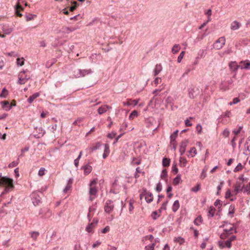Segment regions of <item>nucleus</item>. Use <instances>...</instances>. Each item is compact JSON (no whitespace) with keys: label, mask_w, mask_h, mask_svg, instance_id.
<instances>
[{"label":"nucleus","mask_w":250,"mask_h":250,"mask_svg":"<svg viewBox=\"0 0 250 250\" xmlns=\"http://www.w3.org/2000/svg\"><path fill=\"white\" fill-rule=\"evenodd\" d=\"M2 185H6L7 187L5 188L4 190L1 193L0 197L7 193L10 189H13L14 188L13 179L7 177H3L0 180V186Z\"/></svg>","instance_id":"1"},{"label":"nucleus","mask_w":250,"mask_h":250,"mask_svg":"<svg viewBox=\"0 0 250 250\" xmlns=\"http://www.w3.org/2000/svg\"><path fill=\"white\" fill-rule=\"evenodd\" d=\"M92 73L93 71L91 69H76L73 71V75L76 78L83 77L85 76L90 75Z\"/></svg>","instance_id":"2"},{"label":"nucleus","mask_w":250,"mask_h":250,"mask_svg":"<svg viewBox=\"0 0 250 250\" xmlns=\"http://www.w3.org/2000/svg\"><path fill=\"white\" fill-rule=\"evenodd\" d=\"M97 183V179H95L92 180L90 184H89V194L90 195L89 200L90 201H92L94 198V197H92V196H95L97 192V189L96 187V185Z\"/></svg>","instance_id":"3"},{"label":"nucleus","mask_w":250,"mask_h":250,"mask_svg":"<svg viewBox=\"0 0 250 250\" xmlns=\"http://www.w3.org/2000/svg\"><path fill=\"white\" fill-rule=\"evenodd\" d=\"M41 192H34L31 194L32 203L34 206L39 205L41 203V197L40 194H42Z\"/></svg>","instance_id":"4"},{"label":"nucleus","mask_w":250,"mask_h":250,"mask_svg":"<svg viewBox=\"0 0 250 250\" xmlns=\"http://www.w3.org/2000/svg\"><path fill=\"white\" fill-rule=\"evenodd\" d=\"M188 96L191 99H194L199 93V89L194 86H190L188 89Z\"/></svg>","instance_id":"5"},{"label":"nucleus","mask_w":250,"mask_h":250,"mask_svg":"<svg viewBox=\"0 0 250 250\" xmlns=\"http://www.w3.org/2000/svg\"><path fill=\"white\" fill-rule=\"evenodd\" d=\"M226 42V39L225 37H221L219 38L217 40L215 41L214 43L213 47L216 49H220L225 45Z\"/></svg>","instance_id":"6"},{"label":"nucleus","mask_w":250,"mask_h":250,"mask_svg":"<svg viewBox=\"0 0 250 250\" xmlns=\"http://www.w3.org/2000/svg\"><path fill=\"white\" fill-rule=\"evenodd\" d=\"M114 206L113 201L110 200H107L104 205V211L107 213H110L113 209Z\"/></svg>","instance_id":"7"},{"label":"nucleus","mask_w":250,"mask_h":250,"mask_svg":"<svg viewBox=\"0 0 250 250\" xmlns=\"http://www.w3.org/2000/svg\"><path fill=\"white\" fill-rule=\"evenodd\" d=\"M79 28V26L78 25L75 26H72V27H66V26H63L62 28L61 31L64 34H69L71 32H73L76 30L78 29Z\"/></svg>","instance_id":"8"},{"label":"nucleus","mask_w":250,"mask_h":250,"mask_svg":"<svg viewBox=\"0 0 250 250\" xmlns=\"http://www.w3.org/2000/svg\"><path fill=\"white\" fill-rule=\"evenodd\" d=\"M25 71L23 70L21 72L20 74H19V77L18 81V83L20 84H24L29 79L30 77L27 76V75H25L24 77H23L21 75V73H25Z\"/></svg>","instance_id":"9"},{"label":"nucleus","mask_w":250,"mask_h":250,"mask_svg":"<svg viewBox=\"0 0 250 250\" xmlns=\"http://www.w3.org/2000/svg\"><path fill=\"white\" fill-rule=\"evenodd\" d=\"M229 67L231 72L236 73L238 68L239 64L235 61H231L229 63Z\"/></svg>","instance_id":"10"},{"label":"nucleus","mask_w":250,"mask_h":250,"mask_svg":"<svg viewBox=\"0 0 250 250\" xmlns=\"http://www.w3.org/2000/svg\"><path fill=\"white\" fill-rule=\"evenodd\" d=\"M239 68L241 69H248L250 68V62L247 60L241 61L239 64Z\"/></svg>","instance_id":"11"},{"label":"nucleus","mask_w":250,"mask_h":250,"mask_svg":"<svg viewBox=\"0 0 250 250\" xmlns=\"http://www.w3.org/2000/svg\"><path fill=\"white\" fill-rule=\"evenodd\" d=\"M188 143V142L187 140H185L181 142L179 148V152L181 155H183L185 152Z\"/></svg>","instance_id":"12"},{"label":"nucleus","mask_w":250,"mask_h":250,"mask_svg":"<svg viewBox=\"0 0 250 250\" xmlns=\"http://www.w3.org/2000/svg\"><path fill=\"white\" fill-rule=\"evenodd\" d=\"M218 246L221 249H223L226 247L230 248L231 246V244L230 243V241L228 240L226 241H218Z\"/></svg>","instance_id":"13"},{"label":"nucleus","mask_w":250,"mask_h":250,"mask_svg":"<svg viewBox=\"0 0 250 250\" xmlns=\"http://www.w3.org/2000/svg\"><path fill=\"white\" fill-rule=\"evenodd\" d=\"M145 195V200L146 202L148 203H150L152 202L153 200V196L152 193L149 192H147L146 189L144 190Z\"/></svg>","instance_id":"14"},{"label":"nucleus","mask_w":250,"mask_h":250,"mask_svg":"<svg viewBox=\"0 0 250 250\" xmlns=\"http://www.w3.org/2000/svg\"><path fill=\"white\" fill-rule=\"evenodd\" d=\"M241 26V23L236 21H233L230 26V29L232 30H236L239 28Z\"/></svg>","instance_id":"15"},{"label":"nucleus","mask_w":250,"mask_h":250,"mask_svg":"<svg viewBox=\"0 0 250 250\" xmlns=\"http://www.w3.org/2000/svg\"><path fill=\"white\" fill-rule=\"evenodd\" d=\"M162 66L161 64H157L153 71L154 76H157L162 70Z\"/></svg>","instance_id":"16"},{"label":"nucleus","mask_w":250,"mask_h":250,"mask_svg":"<svg viewBox=\"0 0 250 250\" xmlns=\"http://www.w3.org/2000/svg\"><path fill=\"white\" fill-rule=\"evenodd\" d=\"M110 153V150L109 146L108 144H105L104 145V152L103 154V158L104 159H105L109 155Z\"/></svg>","instance_id":"17"},{"label":"nucleus","mask_w":250,"mask_h":250,"mask_svg":"<svg viewBox=\"0 0 250 250\" xmlns=\"http://www.w3.org/2000/svg\"><path fill=\"white\" fill-rule=\"evenodd\" d=\"M82 168L84 170V173L85 175L89 174L92 170V167L89 164H87L82 167Z\"/></svg>","instance_id":"18"},{"label":"nucleus","mask_w":250,"mask_h":250,"mask_svg":"<svg viewBox=\"0 0 250 250\" xmlns=\"http://www.w3.org/2000/svg\"><path fill=\"white\" fill-rule=\"evenodd\" d=\"M0 104L2 105L3 108H5L7 107V108L5 109L7 111L9 110L12 108V105H10L8 101H2L0 102Z\"/></svg>","instance_id":"19"},{"label":"nucleus","mask_w":250,"mask_h":250,"mask_svg":"<svg viewBox=\"0 0 250 250\" xmlns=\"http://www.w3.org/2000/svg\"><path fill=\"white\" fill-rule=\"evenodd\" d=\"M101 146L102 144L100 142H97L92 146L90 147L89 149L90 150V151L92 152L93 151L100 149Z\"/></svg>","instance_id":"20"},{"label":"nucleus","mask_w":250,"mask_h":250,"mask_svg":"<svg viewBox=\"0 0 250 250\" xmlns=\"http://www.w3.org/2000/svg\"><path fill=\"white\" fill-rule=\"evenodd\" d=\"M39 95H40V94L38 92L34 93L32 96H31L28 99V100H27L29 104H31L36 98H37V97H38L39 96Z\"/></svg>","instance_id":"21"},{"label":"nucleus","mask_w":250,"mask_h":250,"mask_svg":"<svg viewBox=\"0 0 250 250\" xmlns=\"http://www.w3.org/2000/svg\"><path fill=\"white\" fill-rule=\"evenodd\" d=\"M22 7L20 5L19 3L17 4L15 7V10H16V14L17 16L21 17L22 16V14L19 12V10H23Z\"/></svg>","instance_id":"22"},{"label":"nucleus","mask_w":250,"mask_h":250,"mask_svg":"<svg viewBox=\"0 0 250 250\" xmlns=\"http://www.w3.org/2000/svg\"><path fill=\"white\" fill-rule=\"evenodd\" d=\"M180 208V204L178 200H176L172 206V211L174 212H176Z\"/></svg>","instance_id":"23"},{"label":"nucleus","mask_w":250,"mask_h":250,"mask_svg":"<svg viewBox=\"0 0 250 250\" xmlns=\"http://www.w3.org/2000/svg\"><path fill=\"white\" fill-rule=\"evenodd\" d=\"M235 206L233 205H231L229 206V209L228 215L230 216L231 217H232L233 216V214L235 212Z\"/></svg>","instance_id":"24"},{"label":"nucleus","mask_w":250,"mask_h":250,"mask_svg":"<svg viewBox=\"0 0 250 250\" xmlns=\"http://www.w3.org/2000/svg\"><path fill=\"white\" fill-rule=\"evenodd\" d=\"M180 49H181L180 45L179 44H176L173 46L172 50H171V52L173 54H176V53H178Z\"/></svg>","instance_id":"25"},{"label":"nucleus","mask_w":250,"mask_h":250,"mask_svg":"<svg viewBox=\"0 0 250 250\" xmlns=\"http://www.w3.org/2000/svg\"><path fill=\"white\" fill-rule=\"evenodd\" d=\"M96 226H94L91 223L88 224V225L86 226L85 230L88 232L93 233L94 230L93 229Z\"/></svg>","instance_id":"26"},{"label":"nucleus","mask_w":250,"mask_h":250,"mask_svg":"<svg viewBox=\"0 0 250 250\" xmlns=\"http://www.w3.org/2000/svg\"><path fill=\"white\" fill-rule=\"evenodd\" d=\"M178 132V130H176L170 135V144H173L174 141H175Z\"/></svg>","instance_id":"27"},{"label":"nucleus","mask_w":250,"mask_h":250,"mask_svg":"<svg viewBox=\"0 0 250 250\" xmlns=\"http://www.w3.org/2000/svg\"><path fill=\"white\" fill-rule=\"evenodd\" d=\"M170 160L169 158H164L162 161V165L164 167H167L169 166Z\"/></svg>","instance_id":"28"},{"label":"nucleus","mask_w":250,"mask_h":250,"mask_svg":"<svg viewBox=\"0 0 250 250\" xmlns=\"http://www.w3.org/2000/svg\"><path fill=\"white\" fill-rule=\"evenodd\" d=\"M107 107L104 106V105L101 106L98 109V112L99 114L101 115L107 111Z\"/></svg>","instance_id":"29"},{"label":"nucleus","mask_w":250,"mask_h":250,"mask_svg":"<svg viewBox=\"0 0 250 250\" xmlns=\"http://www.w3.org/2000/svg\"><path fill=\"white\" fill-rule=\"evenodd\" d=\"M180 166L181 167H185L188 162L186 158L184 157H180L179 159Z\"/></svg>","instance_id":"30"},{"label":"nucleus","mask_w":250,"mask_h":250,"mask_svg":"<svg viewBox=\"0 0 250 250\" xmlns=\"http://www.w3.org/2000/svg\"><path fill=\"white\" fill-rule=\"evenodd\" d=\"M31 238L34 240H36L37 237L39 236L40 233L38 231H31L30 232Z\"/></svg>","instance_id":"31"},{"label":"nucleus","mask_w":250,"mask_h":250,"mask_svg":"<svg viewBox=\"0 0 250 250\" xmlns=\"http://www.w3.org/2000/svg\"><path fill=\"white\" fill-rule=\"evenodd\" d=\"M215 211V209L213 207H210L209 210L208 212V217H212L214 216V212Z\"/></svg>","instance_id":"32"},{"label":"nucleus","mask_w":250,"mask_h":250,"mask_svg":"<svg viewBox=\"0 0 250 250\" xmlns=\"http://www.w3.org/2000/svg\"><path fill=\"white\" fill-rule=\"evenodd\" d=\"M138 116V112L136 110H133L129 115V119L133 120Z\"/></svg>","instance_id":"33"},{"label":"nucleus","mask_w":250,"mask_h":250,"mask_svg":"<svg viewBox=\"0 0 250 250\" xmlns=\"http://www.w3.org/2000/svg\"><path fill=\"white\" fill-rule=\"evenodd\" d=\"M181 180V176L178 174L177 176L174 179L173 183L175 185H177L180 183Z\"/></svg>","instance_id":"34"},{"label":"nucleus","mask_w":250,"mask_h":250,"mask_svg":"<svg viewBox=\"0 0 250 250\" xmlns=\"http://www.w3.org/2000/svg\"><path fill=\"white\" fill-rule=\"evenodd\" d=\"M174 241L179 243L180 245H182L185 242V239L181 237H177L175 238Z\"/></svg>","instance_id":"35"},{"label":"nucleus","mask_w":250,"mask_h":250,"mask_svg":"<svg viewBox=\"0 0 250 250\" xmlns=\"http://www.w3.org/2000/svg\"><path fill=\"white\" fill-rule=\"evenodd\" d=\"M233 231H234V233H236L237 232L236 229H234L233 227L230 228L229 229H224V231L227 232L229 235L233 233L232 232Z\"/></svg>","instance_id":"36"},{"label":"nucleus","mask_w":250,"mask_h":250,"mask_svg":"<svg viewBox=\"0 0 250 250\" xmlns=\"http://www.w3.org/2000/svg\"><path fill=\"white\" fill-rule=\"evenodd\" d=\"M206 54V52L205 50L201 49L200 50L198 53L197 57H199V58H204Z\"/></svg>","instance_id":"37"},{"label":"nucleus","mask_w":250,"mask_h":250,"mask_svg":"<svg viewBox=\"0 0 250 250\" xmlns=\"http://www.w3.org/2000/svg\"><path fill=\"white\" fill-rule=\"evenodd\" d=\"M8 94V91L4 87L2 89L1 93L0 95L1 98H6Z\"/></svg>","instance_id":"38"},{"label":"nucleus","mask_w":250,"mask_h":250,"mask_svg":"<svg viewBox=\"0 0 250 250\" xmlns=\"http://www.w3.org/2000/svg\"><path fill=\"white\" fill-rule=\"evenodd\" d=\"M202 217L201 216H198L194 221V223L196 226H199L202 223Z\"/></svg>","instance_id":"39"},{"label":"nucleus","mask_w":250,"mask_h":250,"mask_svg":"<svg viewBox=\"0 0 250 250\" xmlns=\"http://www.w3.org/2000/svg\"><path fill=\"white\" fill-rule=\"evenodd\" d=\"M17 63L18 65L22 66L24 64V59L23 58H18L17 59Z\"/></svg>","instance_id":"40"},{"label":"nucleus","mask_w":250,"mask_h":250,"mask_svg":"<svg viewBox=\"0 0 250 250\" xmlns=\"http://www.w3.org/2000/svg\"><path fill=\"white\" fill-rule=\"evenodd\" d=\"M185 54V51H182L180 55H179V56L178 57V58H177V62H178L180 63L181 62L182 60L183 59L184 56V55Z\"/></svg>","instance_id":"41"},{"label":"nucleus","mask_w":250,"mask_h":250,"mask_svg":"<svg viewBox=\"0 0 250 250\" xmlns=\"http://www.w3.org/2000/svg\"><path fill=\"white\" fill-rule=\"evenodd\" d=\"M156 191L158 192H160L162 189V186L160 182H159L157 185L156 187Z\"/></svg>","instance_id":"42"},{"label":"nucleus","mask_w":250,"mask_h":250,"mask_svg":"<svg viewBox=\"0 0 250 250\" xmlns=\"http://www.w3.org/2000/svg\"><path fill=\"white\" fill-rule=\"evenodd\" d=\"M83 118H78L77 120L75 121L73 123V125H80V123L83 122Z\"/></svg>","instance_id":"43"},{"label":"nucleus","mask_w":250,"mask_h":250,"mask_svg":"<svg viewBox=\"0 0 250 250\" xmlns=\"http://www.w3.org/2000/svg\"><path fill=\"white\" fill-rule=\"evenodd\" d=\"M167 176V171L166 169L163 170L162 172V174L161 175V178L162 179H164L165 178H166Z\"/></svg>","instance_id":"44"},{"label":"nucleus","mask_w":250,"mask_h":250,"mask_svg":"<svg viewBox=\"0 0 250 250\" xmlns=\"http://www.w3.org/2000/svg\"><path fill=\"white\" fill-rule=\"evenodd\" d=\"M200 189V185L198 184L195 187L192 188H191V191L193 192H197L199 191Z\"/></svg>","instance_id":"45"},{"label":"nucleus","mask_w":250,"mask_h":250,"mask_svg":"<svg viewBox=\"0 0 250 250\" xmlns=\"http://www.w3.org/2000/svg\"><path fill=\"white\" fill-rule=\"evenodd\" d=\"M154 246L155 244L152 243V244L146 246L145 249L146 250H154Z\"/></svg>","instance_id":"46"},{"label":"nucleus","mask_w":250,"mask_h":250,"mask_svg":"<svg viewBox=\"0 0 250 250\" xmlns=\"http://www.w3.org/2000/svg\"><path fill=\"white\" fill-rule=\"evenodd\" d=\"M229 235V234L228 233H227V232L224 231L223 233H222L220 235V238L222 239H225L226 238H227Z\"/></svg>","instance_id":"47"},{"label":"nucleus","mask_w":250,"mask_h":250,"mask_svg":"<svg viewBox=\"0 0 250 250\" xmlns=\"http://www.w3.org/2000/svg\"><path fill=\"white\" fill-rule=\"evenodd\" d=\"M168 201H166V202H164L162 205V207H161L160 209H159L160 212L161 211L162 209L166 210L167 209V206L168 203Z\"/></svg>","instance_id":"48"},{"label":"nucleus","mask_w":250,"mask_h":250,"mask_svg":"<svg viewBox=\"0 0 250 250\" xmlns=\"http://www.w3.org/2000/svg\"><path fill=\"white\" fill-rule=\"evenodd\" d=\"M239 101H240V100H239V99L238 98H234L233 99V101L229 103V104L230 105H232L233 104H236L238 102H239Z\"/></svg>","instance_id":"49"},{"label":"nucleus","mask_w":250,"mask_h":250,"mask_svg":"<svg viewBox=\"0 0 250 250\" xmlns=\"http://www.w3.org/2000/svg\"><path fill=\"white\" fill-rule=\"evenodd\" d=\"M221 202H222L220 200L217 199L215 201L214 205L216 207H217L218 205H219V206L218 207V208H220L222 206Z\"/></svg>","instance_id":"50"},{"label":"nucleus","mask_w":250,"mask_h":250,"mask_svg":"<svg viewBox=\"0 0 250 250\" xmlns=\"http://www.w3.org/2000/svg\"><path fill=\"white\" fill-rule=\"evenodd\" d=\"M19 159L18 160V161L17 162H12V163H10L8 165V167H15L16 166H17V165L19 163Z\"/></svg>","instance_id":"51"},{"label":"nucleus","mask_w":250,"mask_h":250,"mask_svg":"<svg viewBox=\"0 0 250 250\" xmlns=\"http://www.w3.org/2000/svg\"><path fill=\"white\" fill-rule=\"evenodd\" d=\"M242 166L241 163H239L238 165L235 167L234 169V172H237L241 170Z\"/></svg>","instance_id":"52"},{"label":"nucleus","mask_w":250,"mask_h":250,"mask_svg":"<svg viewBox=\"0 0 250 250\" xmlns=\"http://www.w3.org/2000/svg\"><path fill=\"white\" fill-rule=\"evenodd\" d=\"M45 169L44 167H42L40 169L38 172V174L40 176H42L44 175V171Z\"/></svg>","instance_id":"53"},{"label":"nucleus","mask_w":250,"mask_h":250,"mask_svg":"<svg viewBox=\"0 0 250 250\" xmlns=\"http://www.w3.org/2000/svg\"><path fill=\"white\" fill-rule=\"evenodd\" d=\"M189 152L190 153H193V154H194V155H191L190 156H191V157H194V156L195 154H196V153H197V152H196V149L195 147H192V148L190 149V150H189Z\"/></svg>","instance_id":"54"},{"label":"nucleus","mask_w":250,"mask_h":250,"mask_svg":"<svg viewBox=\"0 0 250 250\" xmlns=\"http://www.w3.org/2000/svg\"><path fill=\"white\" fill-rule=\"evenodd\" d=\"M242 127H243L242 126H240L239 127V128L237 130H233L232 132H233V133L234 134L235 136H236V135H238L240 133V132L241 130L242 129Z\"/></svg>","instance_id":"55"},{"label":"nucleus","mask_w":250,"mask_h":250,"mask_svg":"<svg viewBox=\"0 0 250 250\" xmlns=\"http://www.w3.org/2000/svg\"><path fill=\"white\" fill-rule=\"evenodd\" d=\"M196 130L198 134H200L202 132V127L200 124H198L196 127Z\"/></svg>","instance_id":"56"},{"label":"nucleus","mask_w":250,"mask_h":250,"mask_svg":"<svg viewBox=\"0 0 250 250\" xmlns=\"http://www.w3.org/2000/svg\"><path fill=\"white\" fill-rule=\"evenodd\" d=\"M36 15H32V14H29L28 15H26V20L27 21L32 20H33L34 19V17H36Z\"/></svg>","instance_id":"57"},{"label":"nucleus","mask_w":250,"mask_h":250,"mask_svg":"<svg viewBox=\"0 0 250 250\" xmlns=\"http://www.w3.org/2000/svg\"><path fill=\"white\" fill-rule=\"evenodd\" d=\"M231 195V193L229 189H228L226 192L225 198L226 199L229 198Z\"/></svg>","instance_id":"58"},{"label":"nucleus","mask_w":250,"mask_h":250,"mask_svg":"<svg viewBox=\"0 0 250 250\" xmlns=\"http://www.w3.org/2000/svg\"><path fill=\"white\" fill-rule=\"evenodd\" d=\"M172 171L174 172L175 173H177L178 172V169L177 167L176 164L173 165L172 167Z\"/></svg>","instance_id":"59"},{"label":"nucleus","mask_w":250,"mask_h":250,"mask_svg":"<svg viewBox=\"0 0 250 250\" xmlns=\"http://www.w3.org/2000/svg\"><path fill=\"white\" fill-rule=\"evenodd\" d=\"M110 228L108 226H106L104 229H103L101 231L102 233H105L109 231Z\"/></svg>","instance_id":"60"},{"label":"nucleus","mask_w":250,"mask_h":250,"mask_svg":"<svg viewBox=\"0 0 250 250\" xmlns=\"http://www.w3.org/2000/svg\"><path fill=\"white\" fill-rule=\"evenodd\" d=\"M94 213L93 212H88V214H87V218H88V219L89 220V221L90 222L92 219V218L93 217V215H94Z\"/></svg>","instance_id":"61"},{"label":"nucleus","mask_w":250,"mask_h":250,"mask_svg":"<svg viewBox=\"0 0 250 250\" xmlns=\"http://www.w3.org/2000/svg\"><path fill=\"white\" fill-rule=\"evenodd\" d=\"M133 202L131 200H130L129 203V211L130 212H131V211H132V210L134 208V207H133Z\"/></svg>","instance_id":"62"},{"label":"nucleus","mask_w":250,"mask_h":250,"mask_svg":"<svg viewBox=\"0 0 250 250\" xmlns=\"http://www.w3.org/2000/svg\"><path fill=\"white\" fill-rule=\"evenodd\" d=\"M236 139H237V137L236 136H235L233 138V139H232V140L231 141L232 146L233 148H234L236 146V144L235 143V141L236 140Z\"/></svg>","instance_id":"63"},{"label":"nucleus","mask_w":250,"mask_h":250,"mask_svg":"<svg viewBox=\"0 0 250 250\" xmlns=\"http://www.w3.org/2000/svg\"><path fill=\"white\" fill-rule=\"evenodd\" d=\"M239 179L240 180L242 181L243 182L247 181L248 180V179H249V178H247V177H244V175H241L239 177Z\"/></svg>","instance_id":"64"}]
</instances>
